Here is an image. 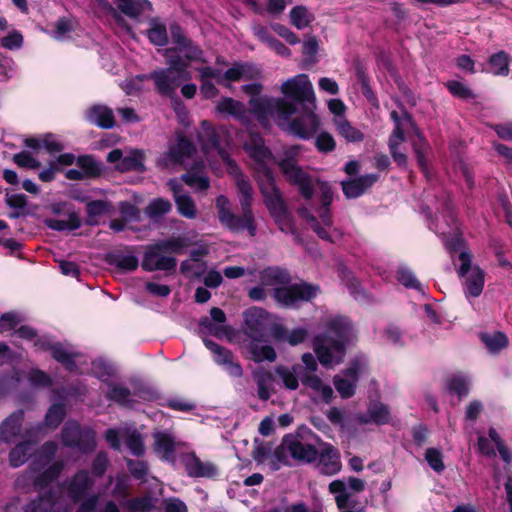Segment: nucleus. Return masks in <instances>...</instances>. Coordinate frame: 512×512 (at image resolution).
<instances>
[{
    "mask_svg": "<svg viewBox=\"0 0 512 512\" xmlns=\"http://www.w3.org/2000/svg\"><path fill=\"white\" fill-rule=\"evenodd\" d=\"M280 91L294 108L288 132L302 140L311 139L319 130L320 120L315 114L316 97L308 75L302 73L287 79Z\"/></svg>",
    "mask_w": 512,
    "mask_h": 512,
    "instance_id": "f257e3e1",
    "label": "nucleus"
},
{
    "mask_svg": "<svg viewBox=\"0 0 512 512\" xmlns=\"http://www.w3.org/2000/svg\"><path fill=\"white\" fill-rule=\"evenodd\" d=\"M353 337V324L347 317H335L327 325V333L316 335L313 349L322 366L329 368L344 361Z\"/></svg>",
    "mask_w": 512,
    "mask_h": 512,
    "instance_id": "f03ea898",
    "label": "nucleus"
},
{
    "mask_svg": "<svg viewBox=\"0 0 512 512\" xmlns=\"http://www.w3.org/2000/svg\"><path fill=\"white\" fill-rule=\"evenodd\" d=\"M300 146L292 145L283 151V157L277 165L285 180L298 189L299 194L306 200L314 196V182L312 176L298 163Z\"/></svg>",
    "mask_w": 512,
    "mask_h": 512,
    "instance_id": "7ed1b4c3",
    "label": "nucleus"
},
{
    "mask_svg": "<svg viewBox=\"0 0 512 512\" xmlns=\"http://www.w3.org/2000/svg\"><path fill=\"white\" fill-rule=\"evenodd\" d=\"M217 216L219 222L233 233L247 230L251 237L257 233V225L253 212L242 211L240 216L229 209V199L224 195L216 198Z\"/></svg>",
    "mask_w": 512,
    "mask_h": 512,
    "instance_id": "20e7f679",
    "label": "nucleus"
},
{
    "mask_svg": "<svg viewBox=\"0 0 512 512\" xmlns=\"http://www.w3.org/2000/svg\"><path fill=\"white\" fill-rule=\"evenodd\" d=\"M249 105L251 113H253L258 122L265 126L269 123V116L276 114L279 120L287 122L289 128V120L291 113L294 111L293 106L282 98H250Z\"/></svg>",
    "mask_w": 512,
    "mask_h": 512,
    "instance_id": "39448f33",
    "label": "nucleus"
},
{
    "mask_svg": "<svg viewBox=\"0 0 512 512\" xmlns=\"http://www.w3.org/2000/svg\"><path fill=\"white\" fill-rule=\"evenodd\" d=\"M319 292V285L301 281L300 283L274 288L273 297L282 307L294 308L297 307L300 302L312 301Z\"/></svg>",
    "mask_w": 512,
    "mask_h": 512,
    "instance_id": "423d86ee",
    "label": "nucleus"
},
{
    "mask_svg": "<svg viewBox=\"0 0 512 512\" xmlns=\"http://www.w3.org/2000/svg\"><path fill=\"white\" fill-rule=\"evenodd\" d=\"M459 261L461 262L458 270L459 277H466L469 271L471 274L466 279V296L478 297L481 295L484 283H485V272L479 266L472 268V254L467 251H462L459 254Z\"/></svg>",
    "mask_w": 512,
    "mask_h": 512,
    "instance_id": "0eeeda50",
    "label": "nucleus"
},
{
    "mask_svg": "<svg viewBox=\"0 0 512 512\" xmlns=\"http://www.w3.org/2000/svg\"><path fill=\"white\" fill-rule=\"evenodd\" d=\"M244 333L254 342H265L270 325L269 313L260 307H251L243 313Z\"/></svg>",
    "mask_w": 512,
    "mask_h": 512,
    "instance_id": "6e6552de",
    "label": "nucleus"
},
{
    "mask_svg": "<svg viewBox=\"0 0 512 512\" xmlns=\"http://www.w3.org/2000/svg\"><path fill=\"white\" fill-rule=\"evenodd\" d=\"M61 438L64 446L78 449L83 453L91 452L96 447L94 432L83 431L78 424H66L62 429Z\"/></svg>",
    "mask_w": 512,
    "mask_h": 512,
    "instance_id": "1a4fd4ad",
    "label": "nucleus"
},
{
    "mask_svg": "<svg viewBox=\"0 0 512 512\" xmlns=\"http://www.w3.org/2000/svg\"><path fill=\"white\" fill-rule=\"evenodd\" d=\"M198 138L203 151L208 152L209 150H215L223 162L229 167L236 166L229 152L221 144V134L211 122L207 120L201 122V132Z\"/></svg>",
    "mask_w": 512,
    "mask_h": 512,
    "instance_id": "9d476101",
    "label": "nucleus"
},
{
    "mask_svg": "<svg viewBox=\"0 0 512 512\" xmlns=\"http://www.w3.org/2000/svg\"><path fill=\"white\" fill-rule=\"evenodd\" d=\"M162 249L156 248V242L149 244L144 252L141 267L146 272L165 271L175 272L177 259L172 256L163 255Z\"/></svg>",
    "mask_w": 512,
    "mask_h": 512,
    "instance_id": "9b49d317",
    "label": "nucleus"
},
{
    "mask_svg": "<svg viewBox=\"0 0 512 512\" xmlns=\"http://www.w3.org/2000/svg\"><path fill=\"white\" fill-rule=\"evenodd\" d=\"M143 79L152 80L155 86L156 92L163 96L172 98L184 81L180 76L170 72L166 68H157L151 71L149 74L144 75Z\"/></svg>",
    "mask_w": 512,
    "mask_h": 512,
    "instance_id": "f8f14e48",
    "label": "nucleus"
},
{
    "mask_svg": "<svg viewBox=\"0 0 512 512\" xmlns=\"http://www.w3.org/2000/svg\"><path fill=\"white\" fill-rule=\"evenodd\" d=\"M203 343L213 353L214 362L222 366L230 376L240 378L243 375L242 366L234 360V354L230 349L208 338H204Z\"/></svg>",
    "mask_w": 512,
    "mask_h": 512,
    "instance_id": "ddd939ff",
    "label": "nucleus"
},
{
    "mask_svg": "<svg viewBox=\"0 0 512 512\" xmlns=\"http://www.w3.org/2000/svg\"><path fill=\"white\" fill-rule=\"evenodd\" d=\"M196 152L194 143L184 134L178 133L176 143L164 153L162 161L165 166L181 165Z\"/></svg>",
    "mask_w": 512,
    "mask_h": 512,
    "instance_id": "4468645a",
    "label": "nucleus"
},
{
    "mask_svg": "<svg viewBox=\"0 0 512 512\" xmlns=\"http://www.w3.org/2000/svg\"><path fill=\"white\" fill-rule=\"evenodd\" d=\"M283 444L286 445L291 457L297 461L313 463L318 458L319 451L313 444L301 442V439L293 434H286L283 437Z\"/></svg>",
    "mask_w": 512,
    "mask_h": 512,
    "instance_id": "2eb2a0df",
    "label": "nucleus"
},
{
    "mask_svg": "<svg viewBox=\"0 0 512 512\" xmlns=\"http://www.w3.org/2000/svg\"><path fill=\"white\" fill-rule=\"evenodd\" d=\"M267 180L270 185V190L261 188V193L264 197V203L272 218L283 215L289 212L288 207L282 197L281 191L276 186L272 172L267 169Z\"/></svg>",
    "mask_w": 512,
    "mask_h": 512,
    "instance_id": "dca6fc26",
    "label": "nucleus"
},
{
    "mask_svg": "<svg viewBox=\"0 0 512 512\" xmlns=\"http://www.w3.org/2000/svg\"><path fill=\"white\" fill-rule=\"evenodd\" d=\"M378 179V174H365L353 179L343 180L341 182V188L347 199H356L371 188Z\"/></svg>",
    "mask_w": 512,
    "mask_h": 512,
    "instance_id": "f3484780",
    "label": "nucleus"
},
{
    "mask_svg": "<svg viewBox=\"0 0 512 512\" xmlns=\"http://www.w3.org/2000/svg\"><path fill=\"white\" fill-rule=\"evenodd\" d=\"M317 459L319 460L320 471L324 475H335L342 468L339 451L329 443L323 444Z\"/></svg>",
    "mask_w": 512,
    "mask_h": 512,
    "instance_id": "a211bd4d",
    "label": "nucleus"
},
{
    "mask_svg": "<svg viewBox=\"0 0 512 512\" xmlns=\"http://www.w3.org/2000/svg\"><path fill=\"white\" fill-rule=\"evenodd\" d=\"M86 120L102 129H111L115 125V117L112 109L105 105L95 104L85 112Z\"/></svg>",
    "mask_w": 512,
    "mask_h": 512,
    "instance_id": "6ab92c4d",
    "label": "nucleus"
},
{
    "mask_svg": "<svg viewBox=\"0 0 512 512\" xmlns=\"http://www.w3.org/2000/svg\"><path fill=\"white\" fill-rule=\"evenodd\" d=\"M24 420V411L19 409L11 413L0 424V441L10 444L20 434Z\"/></svg>",
    "mask_w": 512,
    "mask_h": 512,
    "instance_id": "aec40b11",
    "label": "nucleus"
},
{
    "mask_svg": "<svg viewBox=\"0 0 512 512\" xmlns=\"http://www.w3.org/2000/svg\"><path fill=\"white\" fill-rule=\"evenodd\" d=\"M271 337L278 342H287L291 346H296L303 343L308 337V331L305 328H296L291 332L278 323H274L270 328Z\"/></svg>",
    "mask_w": 512,
    "mask_h": 512,
    "instance_id": "412c9836",
    "label": "nucleus"
},
{
    "mask_svg": "<svg viewBox=\"0 0 512 512\" xmlns=\"http://www.w3.org/2000/svg\"><path fill=\"white\" fill-rule=\"evenodd\" d=\"M390 419L391 415L388 406L378 401L371 402L366 413L358 416V421L361 424L374 423L378 426L388 424Z\"/></svg>",
    "mask_w": 512,
    "mask_h": 512,
    "instance_id": "4be33fe9",
    "label": "nucleus"
},
{
    "mask_svg": "<svg viewBox=\"0 0 512 512\" xmlns=\"http://www.w3.org/2000/svg\"><path fill=\"white\" fill-rule=\"evenodd\" d=\"M187 474L191 477L211 478L218 474L217 467L211 462H203L195 453H192L184 461Z\"/></svg>",
    "mask_w": 512,
    "mask_h": 512,
    "instance_id": "5701e85b",
    "label": "nucleus"
},
{
    "mask_svg": "<svg viewBox=\"0 0 512 512\" xmlns=\"http://www.w3.org/2000/svg\"><path fill=\"white\" fill-rule=\"evenodd\" d=\"M92 485L93 480L89 476L88 471L79 470L75 473L69 483L68 495L73 501H80L84 498Z\"/></svg>",
    "mask_w": 512,
    "mask_h": 512,
    "instance_id": "b1692460",
    "label": "nucleus"
},
{
    "mask_svg": "<svg viewBox=\"0 0 512 512\" xmlns=\"http://www.w3.org/2000/svg\"><path fill=\"white\" fill-rule=\"evenodd\" d=\"M104 261L109 265L115 267L120 272H133L139 266V260L135 255H126L121 250L108 252Z\"/></svg>",
    "mask_w": 512,
    "mask_h": 512,
    "instance_id": "393cba45",
    "label": "nucleus"
},
{
    "mask_svg": "<svg viewBox=\"0 0 512 512\" xmlns=\"http://www.w3.org/2000/svg\"><path fill=\"white\" fill-rule=\"evenodd\" d=\"M210 317L211 319H209L208 317H202L199 320L200 329L207 330L211 335L215 337H221L224 333L227 332L228 327L218 326L214 324L211 320L218 324L225 323L227 320L225 312L219 307H212L210 309Z\"/></svg>",
    "mask_w": 512,
    "mask_h": 512,
    "instance_id": "a878e982",
    "label": "nucleus"
},
{
    "mask_svg": "<svg viewBox=\"0 0 512 512\" xmlns=\"http://www.w3.org/2000/svg\"><path fill=\"white\" fill-rule=\"evenodd\" d=\"M176 443L173 436L166 432L154 434V452L165 461H172L175 458Z\"/></svg>",
    "mask_w": 512,
    "mask_h": 512,
    "instance_id": "bb28decb",
    "label": "nucleus"
},
{
    "mask_svg": "<svg viewBox=\"0 0 512 512\" xmlns=\"http://www.w3.org/2000/svg\"><path fill=\"white\" fill-rule=\"evenodd\" d=\"M216 110L221 114L233 116L242 123L248 120V110L245 105L231 97H223L217 104Z\"/></svg>",
    "mask_w": 512,
    "mask_h": 512,
    "instance_id": "cd10ccee",
    "label": "nucleus"
},
{
    "mask_svg": "<svg viewBox=\"0 0 512 512\" xmlns=\"http://www.w3.org/2000/svg\"><path fill=\"white\" fill-rule=\"evenodd\" d=\"M247 149L250 157L264 168L265 175L267 176V169L269 168L266 166L265 160L272 158V152L267 146H265L262 137L259 135L252 136L251 144Z\"/></svg>",
    "mask_w": 512,
    "mask_h": 512,
    "instance_id": "c85d7f7f",
    "label": "nucleus"
},
{
    "mask_svg": "<svg viewBox=\"0 0 512 512\" xmlns=\"http://www.w3.org/2000/svg\"><path fill=\"white\" fill-rule=\"evenodd\" d=\"M149 42L157 47H164L169 43L167 27L159 18H151L149 20V28L146 31Z\"/></svg>",
    "mask_w": 512,
    "mask_h": 512,
    "instance_id": "c756f323",
    "label": "nucleus"
},
{
    "mask_svg": "<svg viewBox=\"0 0 512 512\" xmlns=\"http://www.w3.org/2000/svg\"><path fill=\"white\" fill-rule=\"evenodd\" d=\"M35 447L32 440H24L13 447L9 452V464L13 468L23 465L31 456Z\"/></svg>",
    "mask_w": 512,
    "mask_h": 512,
    "instance_id": "7c9ffc66",
    "label": "nucleus"
},
{
    "mask_svg": "<svg viewBox=\"0 0 512 512\" xmlns=\"http://www.w3.org/2000/svg\"><path fill=\"white\" fill-rule=\"evenodd\" d=\"M113 207L107 200H92L86 204L87 217L85 223L90 226H96L99 224L98 217L109 214Z\"/></svg>",
    "mask_w": 512,
    "mask_h": 512,
    "instance_id": "2f4dec72",
    "label": "nucleus"
},
{
    "mask_svg": "<svg viewBox=\"0 0 512 512\" xmlns=\"http://www.w3.org/2000/svg\"><path fill=\"white\" fill-rule=\"evenodd\" d=\"M64 469V463L62 461H55L43 472L38 474L34 480L33 485L35 488L42 490L48 487L51 483L58 479L61 472Z\"/></svg>",
    "mask_w": 512,
    "mask_h": 512,
    "instance_id": "473e14b6",
    "label": "nucleus"
},
{
    "mask_svg": "<svg viewBox=\"0 0 512 512\" xmlns=\"http://www.w3.org/2000/svg\"><path fill=\"white\" fill-rule=\"evenodd\" d=\"M144 154L141 150H133L128 156L122 158L120 163H117L114 168L119 172H144L146 170L144 161Z\"/></svg>",
    "mask_w": 512,
    "mask_h": 512,
    "instance_id": "72a5a7b5",
    "label": "nucleus"
},
{
    "mask_svg": "<svg viewBox=\"0 0 512 512\" xmlns=\"http://www.w3.org/2000/svg\"><path fill=\"white\" fill-rule=\"evenodd\" d=\"M78 356V353H71L67 351L61 342H55V346L51 354V357L55 361L60 363L65 368V370L71 373L78 370L76 363V357Z\"/></svg>",
    "mask_w": 512,
    "mask_h": 512,
    "instance_id": "f704fd0d",
    "label": "nucleus"
},
{
    "mask_svg": "<svg viewBox=\"0 0 512 512\" xmlns=\"http://www.w3.org/2000/svg\"><path fill=\"white\" fill-rule=\"evenodd\" d=\"M336 131L348 142L359 143L364 140V133L352 126L346 117L334 119Z\"/></svg>",
    "mask_w": 512,
    "mask_h": 512,
    "instance_id": "c9c22d12",
    "label": "nucleus"
},
{
    "mask_svg": "<svg viewBox=\"0 0 512 512\" xmlns=\"http://www.w3.org/2000/svg\"><path fill=\"white\" fill-rule=\"evenodd\" d=\"M44 224L49 229L55 231H73L77 230L81 227V220L78 214L74 211L68 213V220H59L56 218H46L44 219Z\"/></svg>",
    "mask_w": 512,
    "mask_h": 512,
    "instance_id": "e433bc0d",
    "label": "nucleus"
},
{
    "mask_svg": "<svg viewBox=\"0 0 512 512\" xmlns=\"http://www.w3.org/2000/svg\"><path fill=\"white\" fill-rule=\"evenodd\" d=\"M301 368L302 367L300 364L293 365L291 369L285 365H277L275 367V373L282 380V383L286 389L296 390L299 386V378L297 372Z\"/></svg>",
    "mask_w": 512,
    "mask_h": 512,
    "instance_id": "4c0bfd02",
    "label": "nucleus"
},
{
    "mask_svg": "<svg viewBox=\"0 0 512 512\" xmlns=\"http://www.w3.org/2000/svg\"><path fill=\"white\" fill-rule=\"evenodd\" d=\"M76 165L81 169L85 178H97L103 172V164L96 161L92 155L78 156Z\"/></svg>",
    "mask_w": 512,
    "mask_h": 512,
    "instance_id": "58836bf2",
    "label": "nucleus"
},
{
    "mask_svg": "<svg viewBox=\"0 0 512 512\" xmlns=\"http://www.w3.org/2000/svg\"><path fill=\"white\" fill-rule=\"evenodd\" d=\"M236 186L239 194V203L241 210L246 212H253V187L249 179L245 177H239L236 180Z\"/></svg>",
    "mask_w": 512,
    "mask_h": 512,
    "instance_id": "ea45409f",
    "label": "nucleus"
},
{
    "mask_svg": "<svg viewBox=\"0 0 512 512\" xmlns=\"http://www.w3.org/2000/svg\"><path fill=\"white\" fill-rule=\"evenodd\" d=\"M259 342L251 341L247 349L250 354V359L255 363L263 361L274 362L277 358L275 349L270 345L259 346Z\"/></svg>",
    "mask_w": 512,
    "mask_h": 512,
    "instance_id": "a19ab883",
    "label": "nucleus"
},
{
    "mask_svg": "<svg viewBox=\"0 0 512 512\" xmlns=\"http://www.w3.org/2000/svg\"><path fill=\"white\" fill-rule=\"evenodd\" d=\"M106 398L124 407H131L134 403L131 399V391L129 388L113 383L109 384Z\"/></svg>",
    "mask_w": 512,
    "mask_h": 512,
    "instance_id": "79ce46f5",
    "label": "nucleus"
},
{
    "mask_svg": "<svg viewBox=\"0 0 512 512\" xmlns=\"http://www.w3.org/2000/svg\"><path fill=\"white\" fill-rule=\"evenodd\" d=\"M489 71L496 76H508L509 56L505 51L492 54L488 59Z\"/></svg>",
    "mask_w": 512,
    "mask_h": 512,
    "instance_id": "37998d69",
    "label": "nucleus"
},
{
    "mask_svg": "<svg viewBox=\"0 0 512 512\" xmlns=\"http://www.w3.org/2000/svg\"><path fill=\"white\" fill-rule=\"evenodd\" d=\"M355 77L360 85L362 95L368 100L369 103H371L374 106H377L378 98L370 85L369 76L366 72V69L363 66L358 65L356 67Z\"/></svg>",
    "mask_w": 512,
    "mask_h": 512,
    "instance_id": "c03bdc74",
    "label": "nucleus"
},
{
    "mask_svg": "<svg viewBox=\"0 0 512 512\" xmlns=\"http://www.w3.org/2000/svg\"><path fill=\"white\" fill-rule=\"evenodd\" d=\"M253 379L257 385V395L260 400H269L271 393L269 385L273 382V375L270 371L262 370L253 373Z\"/></svg>",
    "mask_w": 512,
    "mask_h": 512,
    "instance_id": "a18cd8bd",
    "label": "nucleus"
},
{
    "mask_svg": "<svg viewBox=\"0 0 512 512\" xmlns=\"http://www.w3.org/2000/svg\"><path fill=\"white\" fill-rule=\"evenodd\" d=\"M290 22L297 29L308 27L314 20V15L304 5L294 6L289 13Z\"/></svg>",
    "mask_w": 512,
    "mask_h": 512,
    "instance_id": "49530a36",
    "label": "nucleus"
},
{
    "mask_svg": "<svg viewBox=\"0 0 512 512\" xmlns=\"http://www.w3.org/2000/svg\"><path fill=\"white\" fill-rule=\"evenodd\" d=\"M66 416V406L65 403H54L52 404L44 418V424L46 427L50 429H56L59 427V425L63 422L64 418Z\"/></svg>",
    "mask_w": 512,
    "mask_h": 512,
    "instance_id": "de8ad7c7",
    "label": "nucleus"
},
{
    "mask_svg": "<svg viewBox=\"0 0 512 512\" xmlns=\"http://www.w3.org/2000/svg\"><path fill=\"white\" fill-rule=\"evenodd\" d=\"M189 246V240L183 236L171 237L156 242V248L162 249L164 253L181 254L182 250Z\"/></svg>",
    "mask_w": 512,
    "mask_h": 512,
    "instance_id": "09e8293b",
    "label": "nucleus"
},
{
    "mask_svg": "<svg viewBox=\"0 0 512 512\" xmlns=\"http://www.w3.org/2000/svg\"><path fill=\"white\" fill-rule=\"evenodd\" d=\"M174 201L177 211L181 216L187 219H194L196 217L197 208L190 195L183 194L182 196H176Z\"/></svg>",
    "mask_w": 512,
    "mask_h": 512,
    "instance_id": "8fccbe9b",
    "label": "nucleus"
},
{
    "mask_svg": "<svg viewBox=\"0 0 512 512\" xmlns=\"http://www.w3.org/2000/svg\"><path fill=\"white\" fill-rule=\"evenodd\" d=\"M444 85L449 93L455 98L461 100H470L476 97L475 93L470 87L458 80H449Z\"/></svg>",
    "mask_w": 512,
    "mask_h": 512,
    "instance_id": "3c124183",
    "label": "nucleus"
},
{
    "mask_svg": "<svg viewBox=\"0 0 512 512\" xmlns=\"http://www.w3.org/2000/svg\"><path fill=\"white\" fill-rule=\"evenodd\" d=\"M167 65L168 66L166 67V69L180 76L183 80H188L190 78V74L187 71L189 67V62L185 59V56H171L167 59Z\"/></svg>",
    "mask_w": 512,
    "mask_h": 512,
    "instance_id": "603ef678",
    "label": "nucleus"
},
{
    "mask_svg": "<svg viewBox=\"0 0 512 512\" xmlns=\"http://www.w3.org/2000/svg\"><path fill=\"white\" fill-rule=\"evenodd\" d=\"M171 209L172 204L169 200L164 198H157L148 204L145 212L150 218L157 219L165 214H168Z\"/></svg>",
    "mask_w": 512,
    "mask_h": 512,
    "instance_id": "864d4df0",
    "label": "nucleus"
},
{
    "mask_svg": "<svg viewBox=\"0 0 512 512\" xmlns=\"http://www.w3.org/2000/svg\"><path fill=\"white\" fill-rule=\"evenodd\" d=\"M482 341L492 352H499L509 344L506 334L500 331L495 332L493 335L484 334L482 336Z\"/></svg>",
    "mask_w": 512,
    "mask_h": 512,
    "instance_id": "5fc2aeb1",
    "label": "nucleus"
},
{
    "mask_svg": "<svg viewBox=\"0 0 512 512\" xmlns=\"http://www.w3.org/2000/svg\"><path fill=\"white\" fill-rule=\"evenodd\" d=\"M396 278L406 288L422 291V285L411 269L407 267L398 268Z\"/></svg>",
    "mask_w": 512,
    "mask_h": 512,
    "instance_id": "6e6d98bb",
    "label": "nucleus"
},
{
    "mask_svg": "<svg viewBox=\"0 0 512 512\" xmlns=\"http://www.w3.org/2000/svg\"><path fill=\"white\" fill-rule=\"evenodd\" d=\"M333 383L337 392L343 399H349L356 393L357 383L350 379L335 376Z\"/></svg>",
    "mask_w": 512,
    "mask_h": 512,
    "instance_id": "4d7b16f0",
    "label": "nucleus"
},
{
    "mask_svg": "<svg viewBox=\"0 0 512 512\" xmlns=\"http://www.w3.org/2000/svg\"><path fill=\"white\" fill-rule=\"evenodd\" d=\"M314 145L318 152L328 154L335 150L336 141L329 132L322 131L316 136Z\"/></svg>",
    "mask_w": 512,
    "mask_h": 512,
    "instance_id": "13d9d810",
    "label": "nucleus"
},
{
    "mask_svg": "<svg viewBox=\"0 0 512 512\" xmlns=\"http://www.w3.org/2000/svg\"><path fill=\"white\" fill-rule=\"evenodd\" d=\"M447 390L462 399L469 394L468 382L464 377L453 376L447 381Z\"/></svg>",
    "mask_w": 512,
    "mask_h": 512,
    "instance_id": "bf43d9fd",
    "label": "nucleus"
},
{
    "mask_svg": "<svg viewBox=\"0 0 512 512\" xmlns=\"http://www.w3.org/2000/svg\"><path fill=\"white\" fill-rule=\"evenodd\" d=\"M425 460L431 469L437 473H441L445 469L443 462V454L440 449L428 448L425 452Z\"/></svg>",
    "mask_w": 512,
    "mask_h": 512,
    "instance_id": "052dcab7",
    "label": "nucleus"
},
{
    "mask_svg": "<svg viewBox=\"0 0 512 512\" xmlns=\"http://www.w3.org/2000/svg\"><path fill=\"white\" fill-rule=\"evenodd\" d=\"M109 466L108 455L105 451H99L93 459L91 472L93 476L102 478Z\"/></svg>",
    "mask_w": 512,
    "mask_h": 512,
    "instance_id": "680f3d73",
    "label": "nucleus"
},
{
    "mask_svg": "<svg viewBox=\"0 0 512 512\" xmlns=\"http://www.w3.org/2000/svg\"><path fill=\"white\" fill-rule=\"evenodd\" d=\"M301 215L307 220L311 229L316 233V235L320 239L331 242V243L333 242L329 232L326 230V227L324 225L320 224L317 217L308 213L306 210L304 213H301Z\"/></svg>",
    "mask_w": 512,
    "mask_h": 512,
    "instance_id": "e2e57ef3",
    "label": "nucleus"
},
{
    "mask_svg": "<svg viewBox=\"0 0 512 512\" xmlns=\"http://www.w3.org/2000/svg\"><path fill=\"white\" fill-rule=\"evenodd\" d=\"M13 162L21 168L38 169L41 163L34 158L28 151H21L12 157Z\"/></svg>",
    "mask_w": 512,
    "mask_h": 512,
    "instance_id": "0e129e2a",
    "label": "nucleus"
},
{
    "mask_svg": "<svg viewBox=\"0 0 512 512\" xmlns=\"http://www.w3.org/2000/svg\"><path fill=\"white\" fill-rule=\"evenodd\" d=\"M126 446L134 456L140 457L145 453V446L141 434L134 431L126 438Z\"/></svg>",
    "mask_w": 512,
    "mask_h": 512,
    "instance_id": "69168bd1",
    "label": "nucleus"
},
{
    "mask_svg": "<svg viewBox=\"0 0 512 512\" xmlns=\"http://www.w3.org/2000/svg\"><path fill=\"white\" fill-rule=\"evenodd\" d=\"M129 512H150L154 508L150 496L135 497L128 502Z\"/></svg>",
    "mask_w": 512,
    "mask_h": 512,
    "instance_id": "338daca9",
    "label": "nucleus"
},
{
    "mask_svg": "<svg viewBox=\"0 0 512 512\" xmlns=\"http://www.w3.org/2000/svg\"><path fill=\"white\" fill-rule=\"evenodd\" d=\"M429 149V144L424 140L420 139L418 143L413 144L414 154L418 163L419 168L427 173L428 163L426 158V151Z\"/></svg>",
    "mask_w": 512,
    "mask_h": 512,
    "instance_id": "774afa93",
    "label": "nucleus"
}]
</instances>
